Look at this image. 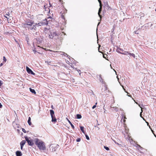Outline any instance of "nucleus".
Wrapping results in <instances>:
<instances>
[{"instance_id":"5701e85b","label":"nucleus","mask_w":156,"mask_h":156,"mask_svg":"<svg viewBox=\"0 0 156 156\" xmlns=\"http://www.w3.org/2000/svg\"><path fill=\"white\" fill-rule=\"evenodd\" d=\"M76 118L77 119H80L82 118V116L80 114H77L76 115Z\"/></svg>"},{"instance_id":"8fccbe9b","label":"nucleus","mask_w":156,"mask_h":156,"mask_svg":"<svg viewBox=\"0 0 156 156\" xmlns=\"http://www.w3.org/2000/svg\"><path fill=\"white\" fill-rule=\"evenodd\" d=\"M26 39H27V42H28V40H29V38H28V37H26Z\"/></svg>"},{"instance_id":"ea45409f","label":"nucleus","mask_w":156,"mask_h":156,"mask_svg":"<svg viewBox=\"0 0 156 156\" xmlns=\"http://www.w3.org/2000/svg\"><path fill=\"white\" fill-rule=\"evenodd\" d=\"M22 131H23L24 133H26L27 132L26 130L23 128H22Z\"/></svg>"},{"instance_id":"9d476101","label":"nucleus","mask_w":156,"mask_h":156,"mask_svg":"<svg viewBox=\"0 0 156 156\" xmlns=\"http://www.w3.org/2000/svg\"><path fill=\"white\" fill-rule=\"evenodd\" d=\"M104 7L105 8L107 9H109L110 8V7L108 5V2L107 1H105L104 2Z\"/></svg>"},{"instance_id":"c9c22d12","label":"nucleus","mask_w":156,"mask_h":156,"mask_svg":"<svg viewBox=\"0 0 156 156\" xmlns=\"http://www.w3.org/2000/svg\"><path fill=\"white\" fill-rule=\"evenodd\" d=\"M99 5L100 6V7H101L102 8V5L101 4V0H100V1H99Z\"/></svg>"},{"instance_id":"a19ab883","label":"nucleus","mask_w":156,"mask_h":156,"mask_svg":"<svg viewBox=\"0 0 156 156\" xmlns=\"http://www.w3.org/2000/svg\"><path fill=\"white\" fill-rule=\"evenodd\" d=\"M3 60L5 62H6V59L5 56H4L3 57Z\"/></svg>"},{"instance_id":"4c0bfd02","label":"nucleus","mask_w":156,"mask_h":156,"mask_svg":"<svg viewBox=\"0 0 156 156\" xmlns=\"http://www.w3.org/2000/svg\"><path fill=\"white\" fill-rule=\"evenodd\" d=\"M9 15L8 14H6L5 15H4V17H5V18H6L8 20V18L6 16H9Z\"/></svg>"},{"instance_id":"0eeeda50","label":"nucleus","mask_w":156,"mask_h":156,"mask_svg":"<svg viewBox=\"0 0 156 156\" xmlns=\"http://www.w3.org/2000/svg\"><path fill=\"white\" fill-rule=\"evenodd\" d=\"M36 17L38 22L41 20H42L43 19H45L44 15L42 14H38L37 16Z\"/></svg>"},{"instance_id":"c756f323","label":"nucleus","mask_w":156,"mask_h":156,"mask_svg":"<svg viewBox=\"0 0 156 156\" xmlns=\"http://www.w3.org/2000/svg\"><path fill=\"white\" fill-rule=\"evenodd\" d=\"M99 80L101 82L103 83V80L102 78L101 77V75H100L99 76Z\"/></svg>"},{"instance_id":"5fc2aeb1","label":"nucleus","mask_w":156,"mask_h":156,"mask_svg":"<svg viewBox=\"0 0 156 156\" xmlns=\"http://www.w3.org/2000/svg\"><path fill=\"white\" fill-rule=\"evenodd\" d=\"M51 108L52 109H53L54 108V107H53V105H51Z\"/></svg>"},{"instance_id":"f257e3e1","label":"nucleus","mask_w":156,"mask_h":156,"mask_svg":"<svg viewBox=\"0 0 156 156\" xmlns=\"http://www.w3.org/2000/svg\"><path fill=\"white\" fill-rule=\"evenodd\" d=\"M34 140L35 144L40 150L44 151L46 150V147L42 141L38 138H35Z\"/></svg>"},{"instance_id":"6ab92c4d","label":"nucleus","mask_w":156,"mask_h":156,"mask_svg":"<svg viewBox=\"0 0 156 156\" xmlns=\"http://www.w3.org/2000/svg\"><path fill=\"white\" fill-rule=\"evenodd\" d=\"M26 140H23L22 141L20 142V145L23 146L26 143Z\"/></svg>"},{"instance_id":"cd10ccee","label":"nucleus","mask_w":156,"mask_h":156,"mask_svg":"<svg viewBox=\"0 0 156 156\" xmlns=\"http://www.w3.org/2000/svg\"><path fill=\"white\" fill-rule=\"evenodd\" d=\"M13 126L14 127H15V124L16 125H17V126H16V127L17 128H19V125L17 124H16V123H15V122H13Z\"/></svg>"},{"instance_id":"f3484780","label":"nucleus","mask_w":156,"mask_h":156,"mask_svg":"<svg viewBox=\"0 0 156 156\" xmlns=\"http://www.w3.org/2000/svg\"><path fill=\"white\" fill-rule=\"evenodd\" d=\"M36 40L38 43H40L42 42V38H36Z\"/></svg>"},{"instance_id":"09e8293b","label":"nucleus","mask_w":156,"mask_h":156,"mask_svg":"<svg viewBox=\"0 0 156 156\" xmlns=\"http://www.w3.org/2000/svg\"><path fill=\"white\" fill-rule=\"evenodd\" d=\"M2 105L1 103H0V108H2Z\"/></svg>"},{"instance_id":"dca6fc26","label":"nucleus","mask_w":156,"mask_h":156,"mask_svg":"<svg viewBox=\"0 0 156 156\" xmlns=\"http://www.w3.org/2000/svg\"><path fill=\"white\" fill-rule=\"evenodd\" d=\"M138 105L140 107V108H141V112L140 113V117H142V116H141L142 115V113L143 111L142 109L143 108V107H144V106L142 104H141V105L139 104V105Z\"/></svg>"},{"instance_id":"7ed1b4c3","label":"nucleus","mask_w":156,"mask_h":156,"mask_svg":"<svg viewBox=\"0 0 156 156\" xmlns=\"http://www.w3.org/2000/svg\"><path fill=\"white\" fill-rule=\"evenodd\" d=\"M34 23V21L30 20L27 22V23H23V27L25 28H27L29 30H31L32 27Z\"/></svg>"},{"instance_id":"39448f33","label":"nucleus","mask_w":156,"mask_h":156,"mask_svg":"<svg viewBox=\"0 0 156 156\" xmlns=\"http://www.w3.org/2000/svg\"><path fill=\"white\" fill-rule=\"evenodd\" d=\"M24 138L25 139L26 141L27 142L28 144L29 145L32 146L34 144L33 140H29L27 136H24Z\"/></svg>"},{"instance_id":"13d9d810","label":"nucleus","mask_w":156,"mask_h":156,"mask_svg":"<svg viewBox=\"0 0 156 156\" xmlns=\"http://www.w3.org/2000/svg\"><path fill=\"white\" fill-rule=\"evenodd\" d=\"M96 127L98 128V129H99V128L98 126H95V127Z\"/></svg>"},{"instance_id":"423d86ee","label":"nucleus","mask_w":156,"mask_h":156,"mask_svg":"<svg viewBox=\"0 0 156 156\" xmlns=\"http://www.w3.org/2000/svg\"><path fill=\"white\" fill-rule=\"evenodd\" d=\"M58 145L57 144L55 146V145H50V150L51 152L55 151L58 148Z\"/></svg>"},{"instance_id":"052dcab7","label":"nucleus","mask_w":156,"mask_h":156,"mask_svg":"<svg viewBox=\"0 0 156 156\" xmlns=\"http://www.w3.org/2000/svg\"><path fill=\"white\" fill-rule=\"evenodd\" d=\"M48 10L49 11V12H50V9H49V8H48Z\"/></svg>"},{"instance_id":"393cba45","label":"nucleus","mask_w":156,"mask_h":156,"mask_svg":"<svg viewBox=\"0 0 156 156\" xmlns=\"http://www.w3.org/2000/svg\"><path fill=\"white\" fill-rule=\"evenodd\" d=\"M80 129L82 131V133H83L84 134H85V131L84 130V127L83 126H80Z\"/></svg>"},{"instance_id":"49530a36","label":"nucleus","mask_w":156,"mask_h":156,"mask_svg":"<svg viewBox=\"0 0 156 156\" xmlns=\"http://www.w3.org/2000/svg\"><path fill=\"white\" fill-rule=\"evenodd\" d=\"M130 59V57L129 56H128L126 58V59H127L128 60H129Z\"/></svg>"},{"instance_id":"37998d69","label":"nucleus","mask_w":156,"mask_h":156,"mask_svg":"<svg viewBox=\"0 0 156 156\" xmlns=\"http://www.w3.org/2000/svg\"><path fill=\"white\" fill-rule=\"evenodd\" d=\"M145 29H145V28L143 27V28H142L141 27V28L140 29V30H144Z\"/></svg>"},{"instance_id":"473e14b6","label":"nucleus","mask_w":156,"mask_h":156,"mask_svg":"<svg viewBox=\"0 0 156 156\" xmlns=\"http://www.w3.org/2000/svg\"><path fill=\"white\" fill-rule=\"evenodd\" d=\"M104 148L107 151H108L109 150V147L107 146H104Z\"/></svg>"},{"instance_id":"de8ad7c7","label":"nucleus","mask_w":156,"mask_h":156,"mask_svg":"<svg viewBox=\"0 0 156 156\" xmlns=\"http://www.w3.org/2000/svg\"><path fill=\"white\" fill-rule=\"evenodd\" d=\"M23 146H21V145H20V149L21 150H22L23 149Z\"/></svg>"},{"instance_id":"c03bdc74","label":"nucleus","mask_w":156,"mask_h":156,"mask_svg":"<svg viewBox=\"0 0 156 156\" xmlns=\"http://www.w3.org/2000/svg\"><path fill=\"white\" fill-rule=\"evenodd\" d=\"M96 105H94L92 107V108L93 109H94V108H95L96 107Z\"/></svg>"},{"instance_id":"9b49d317","label":"nucleus","mask_w":156,"mask_h":156,"mask_svg":"<svg viewBox=\"0 0 156 156\" xmlns=\"http://www.w3.org/2000/svg\"><path fill=\"white\" fill-rule=\"evenodd\" d=\"M51 30L49 29L47 27H45L44 30V33L45 34H48Z\"/></svg>"},{"instance_id":"4d7b16f0","label":"nucleus","mask_w":156,"mask_h":156,"mask_svg":"<svg viewBox=\"0 0 156 156\" xmlns=\"http://www.w3.org/2000/svg\"><path fill=\"white\" fill-rule=\"evenodd\" d=\"M48 63V64H49V65H50V63H51V62H47Z\"/></svg>"},{"instance_id":"4468645a","label":"nucleus","mask_w":156,"mask_h":156,"mask_svg":"<svg viewBox=\"0 0 156 156\" xmlns=\"http://www.w3.org/2000/svg\"><path fill=\"white\" fill-rule=\"evenodd\" d=\"M38 22H40L41 23H47V25L48 23V21L47 20V19L46 18L42 20H41Z\"/></svg>"},{"instance_id":"69168bd1","label":"nucleus","mask_w":156,"mask_h":156,"mask_svg":"<svg viewBox=\"0 0 156 156\" xmlns=\"http://www.w3.org/2000/svg\"><path fill=\"white\" fill-rule=\"evenodd\" d=\"M135 103H136L137 104V105H139L137 102H135Z\"/></svg>"},{"instance_id":"6e6d98bb","label":"nucleus","mask_w":156,"mask_h":156,"mask_svg":"<svg viewBox=\"0 0 156 156\" xmlns=\"http://www.w3.org/2000/svg\"><path fill=\"white\" fill-rule=\"evenodd\" d=\"M17 132H18V133H19V132H20V130H19V129H17Z\"/></svg>"},{"instance_id":"2f4dec72","label":"nucleus","mask_w":156,"mask_h":156,"mask_svg":"<svg viewBox=\"0 0 156 156\" xmlns=\"http://www.w3.org/2000/svg\"><path fill=\"white\" fill-rule=\"evenodd\" d=\"M112 110H115L116 112H117L118 111L117 108L116 107H114L112 108Z\"/></svg>"},{"instance_id":"bb28decb","label":"nucleus","mask_w":156,"mask_h":156,"mask_svg":"<svg viewBox=\"0 0 156 156\" xmlns=\"http://www.w3.org/2000/svg\"><path fill=\"white\" fill-rule=\"evenodd\" d=\"M119 83H120V85L123 88V89H124V90L128 94V92L126 91V89L124 88V86L122 85V83H120V82L119 81Z\"/></svg>"},{"instance_id":"774afa93","label":"nucleus","mask_w":156,"mask_h":156,"mask_svg":"<svg viewBox=\"0 0 156 156\" xmlns=\"http://www.w3.org/2000/svg\"><path fill=\"white\" fill-rule=\"evenodd\" d=\"M35 34H36V35H37V32H36V33H35Z\"/></svg>"},{"instance_id":"f03ea898","label":"nucleus","mask_w":156,"mask_h":156,"mask_svg":"<svg viewBox=\"0 0 156 156\" xmlns=\"http://www.w3.org/2000/svg\"><path fill=\"white\" fill-rule=\"evenodd\" d=\"M48 34V37L51 39H54L56 41L58 39L59 35V33L54 32L52 30L50 31Z\"/></svg>"},{"instance_id":"7c9ffc66","label":"nucleus","mask_w":156,"mask_h":156,"mask_svg":"<svg viewBox=\"0 0 156 156\" xmlns=\"http://www.w3.org/2000/svg\"><path fill=\"white\" fill-rule=\"evenodd\" d=\"M141 27L143 28V27L145 28V29H147L148 28V26L147 24L145 25H144L141 26Z\"/></svg>"},{"instance_id":"f704fd0d","label":"nucleus","mask_w":156,"mask_h":156,"mask_svg":"<svg viewBox=\"0 0 156 156\" xmlns=\"http://www.w3.org/2000/svg\"><path fill=\"white\" fill-rule=\"evenodd\" d=\"M80 140H81V139L80 138H78L76 140V141L77 142H79L80 141Z\"/></svg>"},{"instance_id":"72a5a7b5","label":"nucleus","mask_w":156,"mask_h":156,"mask_svg":"<svg viewBox=\"0 0 156 156\" xmlns=\"http://www.w3.org/2000/svg\"><path fill=\"white\" fill-rule=\"evenodd\" d=\"M119 48H117V49L116 50V51L117 52H118V53H120V54H121L122 53V52H120L119 51Z\"/></svg>"},{"instance_id":"e2e57ef3","label":"nucleus","mask_w":156,"mask_h":156,"mask_svg":"<svg viewBox=\"0 0 156 156\" xmlns=\"http://www.w3.org/2000/svg\"><path fill=\"white\" fill-rule=\"evenodd\" d=\"M103 58H105V55H104L103 56Z\"/></svg>"},{"instance_id":"0e129e2a","label":"nucleus","mask_w":156,"mask_h":156,"mask_svg":"<svg viewBox=\"0 0 156 156\" xmlns=\"http://www.w3.org/2000/svg\"><path fill=\"white\" fill-rule=\"evenodd\" d=\"M51 16H49V17H48V18H51Z\"/></svg>"},{"instance_id":"864d4df0","label":"nucleus","mask_w":156,"mask_h":156,"mask_svg":"<svg viewBox=\"0 0 156 156\" xmlns=\"http://www.w3.org/2000/svg\"><path fill=\"white\" fill-rule=\"evenodd\" d=\"M49 4L50 5V6L49 7H51V6H52V5L51 4L50 2L49 3Z\"/></svg>"},{"instance_id":"aec40b11","label":"nucleus","mask_w":156,"mask_h":156,"mask_svg":"<svg viewBox=\"0 0 156 156\" xmlns=\"http://www.w3.org/2000/svg\"><path fill=\"white\" fill-rule=\"evenodd\" d=\"M66 119L68 122L71 125V126L72 128L73 129L74 128V125L72 124V123L67 118H66Z\"/></svg>"},{"instance_id":"412c9836","label":"nucleus","mask_w":156,"mask_h":156,"mask_svg":"<svg viewBox=\"0 0 156 156\" xmlns=\"http://www.w3.org/2000/svg\"><path fill=\"white\" fill-rule=\"evenodd\" d=\"M61 54L62 55H63L67 57L70 59V58H69L70 57V56H69L68 55H67L66 53L62 52V54Z\"/></svg>"},{"instance_id":"b1692460","label":"nucleus","mask_w":156,"mask_h":156,"mask_svg":"<svg viewBox=\"0 0 156 156\" xmlns=\"http://www.w3.org/2000/svg\"><path fill=\"white\" fill-rule=\"evenodd\" d=\"M129 52V51H123V52H122L121 54L122 55H128Z\"/></svg>"},{"instance_id":"79ce46f5","label":"nucleus","mask_w":156,"mask_h":156,"mask_svg":"<svg viewBox=\"0 0 156 156\" xmlns=\"http://www.w3.org/2000/svg\"><path fill=\"white\" fill-rule=\"evenodd\" d=\"M33 50L35 54V53L37 52L35 48H34V49H33Z\"/></svg>"},{"instance_id":"680f3d73","label":"nucleus","mask_w":156,"mask_h":156,"mask_svg":"<svg viewBox=\"0 0 156 156\" xmlns=\"http://www.w3.org/2000/svg\"><path fill=\"white\" fill-rule=\"evenodd\" d=\"M62 18H63V19H65V18H64V16H62Z\"/></svg>"},{"instance_id":"2eb2a0df","label":"nucleus","mask_w":156,"mask_h":156,"mask_svg":"<svg viewBox=\"0 0 156 156\" xmlns=\"http://www.w3.org/2000/svg\"><path fill=\"white\" fill-rule=\"evenodd\" d=\"M102 8L101 7H100V8H99L98 13V14L99 16L100 17V18H101V17L102 16H101V12L102 11Z\"/></svg>"},{"instance_id":"a878e982","label":"nucleus","mask_w":156,"mask_h":156,"mask_svg":"<svg viewBox=\"0 0 156 156\" xmlns=\"http://www.w3.org/2000/svg\"><path fill=\"white\" fill-rule=\"evenodd\" d=\"M128 55L130 56H132L133 58H135V56L134 54L133 53H131L129 52Z\"/></svg>"},{"instance_id":"a18cd8bd","label":"nucleus","mask_w":156,"mask_h":156,"mask_svg":"<svg viewBox=\"0 0 156 156\" xmlns=\"http://www.w3.org/2000/svg\"><path fill=\"white\" fill-rule=\"evenodd\" d=\"M119 49L120 51H122V52H123V50L122 49L119 48Z\"/></svg>"},{"instance_id":"1a4fd4ad","label":"nucleus","mask_w":156,"mask_h":156,"mask_svg":"<svg viewBox=\"0 0 156 156\" xmlns=\"http://www.w3.org/2000/svg\"><path fill=\"white\" fill-rule=\"evenodd\" d=\"M38 27V26H37V23H34H34L32 25V27L31 30L34 31L36 30L37 29V28Z\"/></svg>"},{"instance_id":"20e7f679","label":"nucleus","mask_w":156,"mask_h":156,"mask_svg":"<svg viewBox=\"0 0 156 156\" xmlns=\"http://www.w3.org/2000/svg\"><path fill=\"white\" fill-rule=\"evenodd\" d=\"M50 112L51 118V121L53 122H56L57 119H56L54 111L53 110H50Z\"/></svg>"},{"instance_id":"a211bd4d","label":"nucleus","mask_w":156,"mask_h":156,"mask_svg":"<svg viewBox=\"0 0 156 156\" xmlns=\"http://www.w3.org/2000/svg\"><path fill=\"white\" fill-rule=\"evenodd\" d=\"M30 91L33 94H36V92L34 89H32L31 88H29Z\"/></svg>"},{"instance_id":"ddd939ff","label":"nucleus","mask_w":156,"mask_h":156,"mask_svg":"<svg viewBox=\"0 0 156 156\" xmlns=\"http://www.w3.org/2000/svg\"><path fill=\"white\" fill-rule=\"evenodd\" d=\"M16 156H22V153L20 151H17L16 152Z\"/></svg>"},{"instance_id":"338daca9","label":"nucleus","mask_w":156,"mask_h":156,"mask_svg":"<svg viewBox=\"0 0 156 156\" xmlns=\"http://www.w3.org/2000/svg\"><path fill=\"white\" fill-rule=\"evenodd\" d=\"M72 58V60H73H73H74V59L72 58Z\"/></svg>"},{"instance_id":"603ef678","label":"nucleus","mask_w":156,"mask_h":156,"mask_svg":"<svg viewBox=\"0 0 156 156\" xmlns=\"http://www.w3.org/2000/svg\"><path fill=\"white\" fill-rule=\"evenodd\" d=\"M3 65V64L2 63H1L0 64V66H2Z\"/></svg>"},{"instance_id":"6e6552de","label":"nucleus","mask_w":156,"mask_h":156,"mask_svg":"<svg viewBox=\"0 0 156 156\" xmlns=\"http://www.w3.org/2000/svg\"><path fill=\"white\" fill-rule=\"evenodd\" d=\"M26 68L27 71L28 73L34 75H35V73L28 67L26 66Z\"/></svg>"},{"instance_id":"e433bc0d","label":"nucleus","mask_w":156,"mask_h":156,"mask_svg":"<svg viewBox=\"0 0 156 156\" xmlns=\"http://www.w3.org/2000/svg\"><path fill=\"white\" fill-rule=\"evenodd\" d=\"M46 5H44V8L45 9V10L46 11H48V10H47V7H46Z\"/></svg>"},{"instance_id":"58836bf2","label":"nucleus","mask_w":156,"mask_h":156,"mask_svg":"<svg viewBox=\"0 0 156 156\" xmlns=\"http://www.w3.org/2000/svg\"><path fill=\"white\" fill-rule=\"evenodd\" d=\"M2 84H3L2 81V80H0V87L2 85Z\"/></svg>"},{"instance_id":"4be33fe9","label":"nucleus","mask_w":156,"mask_h":156,"mask_svg":"<svg viewBox=\"0 0 156 156\" xmlns=\"http://www.w3.org/2000/svg\"><path fill=\"white\" fill-rule=\"evenodd\" d=\"M28 124L30 126L31 125V118L30 117H28V120L27 121Z\"/></svg>"},{"instance_id":"f8f14e48","label":"nucleus","mask_w":156,"mask_h":156,"mask_svg":"<svg viewBox=\"0 0 156 156\" xmlns=\"http://www.w3.org/2000/svg\"><path fill=\"white\" fill-rule=\"evenodd\" d=\"M37 26L39 27L40 26H43L45 25H47V23H41L40 22H38V23H37Z\"/></svg>"},{"instance_id":"c85d7f7f","label":"nucleus","mask_w":156,"mask_h":156,"mask_svg":"<svg viewBox=\"0 0 156 156\" xmlns=\"http://www.w3.org/2000/svg\"><path fill=\"white\" fill-rule=\"evenodd\" d=\"M84 134L85 135V137H86V139L87 140H89L90 138H89V137L88 136L87 134H86L85 133V134Z\"/></svg>"},{"instance_id":"bf43d9fd","label":"nucleus","mask_w":156,"mask_h":156,"mask_svg":"<svg viewBox=\"0 0 156 156\" xmlns=\"http://www.w3.org/2000/svg\"><path fill=\"white\" fill-rule=\"evenodd\" d=\"M115 143L116 144H118V145H121V144H118V143H116L115 141Z\"/></svg>"},{"instance_id":"3c124183","label":"nucleus","mask_w":156,"mask_h":156,"mask_svg":"<svg viewBox=\"0 0 156 156\" xmlns=\"http://www.w3.org/2000/svg\"><path fill=\"white\" fill-rule=\"evenodd\" d=\"M135 33L136 34H138V31H135Z\"/></svg>"}]
</instances>
